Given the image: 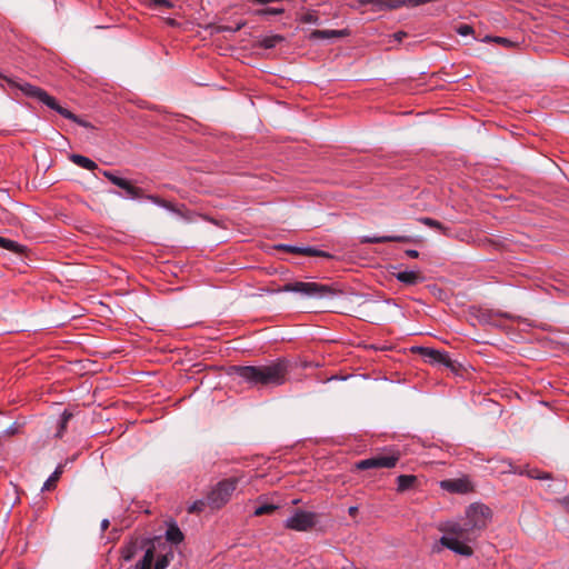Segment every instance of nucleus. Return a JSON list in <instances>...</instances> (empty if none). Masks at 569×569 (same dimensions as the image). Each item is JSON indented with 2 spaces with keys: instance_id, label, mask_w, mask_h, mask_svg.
<instances>
[{
  "instance_id": "nucleus-1",
  "label": "nucleus",
  "mask_w": 569,
  "mask_h": 569,
  "mask_svg": "<svg viewBox=\"0 0 569 569\" xmlns=\"http://www.w3.org/2000/svg\"><path fill=\"white\" fill-rule=\"evenodd\" d=\"M231 372L254 386H280L289 372L286 360H277L266 366H233Z\"/></svg>"
},
{
  "instance_id": "nucleus-2",
  "label": "nucleus",
  "mask_w": 569,
  "mask_h": 569,
  "mask_svg": "<svg viewBox=\"0 0 569 569\" xmlns=\"http://www.w3.org/2000/svg\"><path fill=\"white\" fill-rule=\"evenodd\" d=\"M440 530L445 533L440 538V543L443 547L465 557H470L473 553L468 542L475 541L480 536V532L471 526L466 517L459 521L443 523Z\"/></svg>"
},
{
  "instance_id": "nucleus-3",
  "label": "nucleus",
  "mask_w": 569,
  "mask_h": 569,
  "mask_svg": "<svg viewBox=\"0 0 569 569\" xmlns=\"http://www.w3.org/2000/svg\"><path fill=\"white\" fill-rule=\"evenodd\" d=\"M278 291L297 292L311 298L333 297L339 292V290L329 284L303 281L288 282Z\"/></svg>"
},
{
  "instance_id": "nucleus-4",
  "label": "nucleus",
  "mask_w": 569,
  "mask_h": 569,
  "mask_svg": "<svg viewBox=\"0 0 569 569\" xmlns=\"http://www.w3.org/2000/svg\"><path fill=\"white\" fill-rule=\"evenodd\" d=\"M238 479L229 478L220 481L217 487L209 493L208 503L216 509L226 505L237 488Z\"/></svg>"
},
{
  "instance_id": "nucleus-5",
  "label": "nucleus",
  "mask_w": 569,
  "mask_h": 569,
  "mask_svg": "<svg viewBox=\"0 0 569 569\" xmlns=\"http://www.w3.org/2000/svg\"><path fill=\"white\" fill-rule=\"evenodd\" d=\"M478 532L481 533L491 520L492 512L489 507L483 503H472L466 510L465 516Z\"/></svg>"
},
{
  "instance_id": "nucleus-6",
  "label": "nucleus",
  "mask_w": 569,
  "mask_h": 569,
  "mask_svg": "<svg viewBox=\"0 0 569 569\" xmlns=\"http://www.w3.org/2000/svg\"><path fill=\"white\" fill-rule=\"evenodd\" d=\"M318 522V516L315 512L298 510L286 520V528L296 531H308Z\"/></svg>"
},
{
  "instance_id": "nucleus-7",
  "label": "nucleus",
  "mask_w": 569,
  "mask_h": 569,
  "mask_svg": "<svg viewBox=\"0 0 569 569\" xmlns=\"http://www.w3.org/2000/svg\"><path fill=\"white\" fill-rule=\"evenodd\" d=\"M7 81L10 84L19 88L26 96L38 99L39 101L48 106L50 109L53 110L58 107L57 100L39 87L32 86L28 82L18 83L11 79H8Z\"/></svg>"
},
{
  "instance_id": "nucleus-8",
  "label": "nucleus",
  "mask_w": 569,
  "mask_h": 569,
  "mask_svg": "<svg viewBox=\"0 0 569 569\" xmlns=\"http://www.w3.org/2000/svg\"><path fill=\"white\" fill-rule=\"evenodd\" d=\"M399 457V453L378 455L369 459L358 461L356 463V467L359 470H367L373 468H393L397 465Z\"/></svg>"
},
{
  "instance_id": "nucleus-9",
  "label": "nucleus",
  "mask_w": 569,
  "mask_h": 569,
  "mask_svg": "<svg viewBox=\"0 0 569 569\" xmlns=\"http://www.w3.org/2000/svg\"><path fill=\"white\" fill-rule=\"evenodd\" d=\"M440 487L451 493L463 495L473 491V486L467 478L442 480Z\"/></svg>"
},
{
  "instance_id": "nucleus-10",
  "label": "nucleus",
  "mask_w": 569,
  "mask_h": 569,
  "mask_svg": "<svg viewBox=\"0 0 569 569\" xmlns=\"http://www.w3.org/2000/svg\"><path fill=\"white\" fill-rule=\"evenodd\" d=\"M277 250H282L286 252H290L293 254H301V256H309V257H322V258H332V256L329 252L318 250L312 247H295L289 244H278L276 246Z\"/></svg>"
},
{
  "instance_id": "nucleus-11",
  "label": "nucleus",
  "mask_w": 569,
  "mask_h": 569,
  "mask_svg": "<svg viewBox=\"0 0 569 569\" xmlns=\"http://www.w3.org/2000/svg\"><path fill=\"white\" fill-rule=\"evenodd\" d=\"M420 353L428 359L431 365H442L447 368H455L453 361L448 353L431 348H420Z\"/></svg>"
},
{
  "instance_id": "nucleus-12",
  "label": "nucleus",
  "mask_w": 569,
  "mask_h": 569,
  "mask_svg": "<svg viewBox=\"0 0 569 569\" xmlns=\"http://www.w3.org/2000/svg\"><path fill=\"white\" fill-rule=\"evenodd\" d=\"M349 36L347 29L343 30H313L309 34L310 40H330L333 38H345Z\"/></svg>"
},
{
  "instance_id": "nucleus-13",
  "label": "nucleus",
  "mask_w": 569,
  "mask_h": 569,
  "mask_svg": "<svg viewBox=\"0 0 569 569\" xmlns=\"http://www.w3.org/2000/svg\"><path fill=\"white\" fill-rule=\"evenodd\" d=\"M409 236H382V237H362L361 243H385V242H410Z\"/></svg>"
},
{
  "instance_id": "nucleus-14",
  "label": "nucleus",
  "mask_w": 569,
  "mask_h": 569,
  "mask_svg": "<svg viewBox=\"0 0 569 569\" xmlns=\"http://www.w3.org/2000/svg\"><path fill=\"white\" fill-rule=\"evenodd\" d=\"M396 278L406 284H416L423 280V277L416 271H401L396 274Z\"/></svg>"
},
{
  "instance_id": "nucleus-15",
  "label": "nucleus",
  "mask_w": 569,
  "mask_h": 569,
  "mask_svg": "<svg viewBox=\"0 0 569 569\" xmlns=\"http://www.w3.org/2000/svg\"><path fill=\"white\" fill-rule=\"evenodd\" d=\"M70 160L74 164H77V166H79V167H81L83 169L90 170V171L97 169V167H98L94 161H92L91 159H89V158H87L84 156H81V154H76V153L71 154L70 156Z\"/></svg>"
},
{
  "instance_id": "nucleus-16",
  "label": "nucleus",
  "mask_w": 569,
  "mask_h": 569,
  "mask_svg": "<svg viewBox=\"0 0 569 569\" xmlns=\"http://www.w3.org/2000/svg\"><path fill=\"white\" fill-rule=\"evenodd\" d=\"M53 110L57 111L62 117H64V118H67L69 120H72L73 122L78 123L81 127H84V128H89L90 127L89 122H87L86 120L80 119L78 116L72 113L70 110L61 107L59 103H58V107L54 108Z\"/></svg>"
},
{
  "instance_id": "nucleus-17",
  "label": "nucleus",
  "mask_w": 569,
  "mask_h": 569,
  "mask_svg": "<svg viewBox=\"0 0 569 569\" xmlns=\"http://www.w3.org/2000/svg\"><path fill=\"white\" fill-rule=\"evenodd\" d=\"M417 482V477L413 475H400L397 478L398 491H406Z\"/></svg>"
},
{
  "instance_id": "nucleus-18",
  "label": "nucleus",
  "mask_w": 569,
  "mask_h": 569,
  "mask_svg": "<svg viewBox=\"0 0 569 569\" xmlns=\"http://www.w3.org/2000/svg\"><path fill=\"white\" fill-rule=\"evenodd\" d=\"M123 189L131 199H140L144 197V192L141 188H138L131 183V181L124 179V184L120 187Z\"/></svg>"
},
{
  "instance_id": "nucleus-19",
  "label": "nucleus",
  "mask_w": 569,
  "mask_h": 569,
  "mask_svg": "<svg viewBox=\"0 0 569 569\" xmlns=\"http://www.w3.org/2000/svg\"><path fill=\"white\" fill-rule=\"evenodd\" d=\"M166 538L172 543H180L183 540V533L177 525H170L166 532Z\"/></svg>"
},
{
  "instance_id": "nucleus-20",
  "label": "nucleus",
  "mask_w": 569,
  "mask_h": 569,
  "mask_svg": "<svg viewBox=\"0 0 569 569\" xmlns=\"http://www.w3.org/2000/svg\"><path fill=\"white\" fill-rule=\"evenodd\" d=\"M284 41V37L281 34L267 36L260 40V47L264 49L274 48L278 43Z\"/></svg>"
},
{
  "instance_id": "nucleus-21",
  "label": "nucleus",
  "mask_w": 569,
  "mask_h": 569,
  "mask_svg": "<svg viewBox=\"0 0 569 569\" xmlns=\"http://www.w3.org/2000/svg\"><path fill=\"white\" fill-rule=\"evenodd\" d=\"M0 247L6 250L16 252V253H22L24 251L23 246L19 244L18 242H16L13 240L3 238V237H0Z\"/></svg>"
},
{
  "instance_id": "nucleus-22",
  "label": "nucleus",
  "mask_w": 569,
  "mask_h": 569,
  "mask_svg": "<svg viewBox=\"0 0 569 569\" xmlns=\"http://www.w3.org/2000/svg\"><path fill=\"white\" fill-rule=\"evenodd\" d=\"M62 473V466H59L56 471L49 477V479L43 483L42 491H50L56 488V485Z\"/></svg>"
},
{
  "instance_id": "nucleus-23",
  "label": "nucleus",
  "mask_w": 569,
  "mask_h": 569,
  "mask_svg": "<svg viewBox=\"0 0 569 569\" xmlns=\"http://www.w3.org/2000/svg\"><path fill=\"white\" fill-rule=\"evenodd\" d=\"M71 418H72V413L64 410L63 413L61 415V419H60V422L58 425V429L56 432L57 438H62L63 433L67 430V425Z\"/></svg>"
},
{
  "instance_id": "nucleus-24",
  "label": "nucleus",
  "mask_w": 569,
  "mask_h": 569,
  "mask_svg": "<svg viewBox=\"0 0 569 569\" xmlns=\"http://www.w3.org/2000/svg\"><path fill=\"white\" fill-rule=\"evenodd\" d=\"M300 21L303 23L320 24V17L317 11L310 10L300 17Z\"/></svg>"
},
{
  "instance_id": "nucleus-25",
  "label": "nucleus",
  "mask_w": 569,
  "mask_h": 569,
  "mask_svg": "<svg viewBox=\"0 0 569 569\" xmlns=\"http://www.w3.org/2000/svg\"><path fill=\"white\" fill-rule=\"evenodd\" d=\"M172 559H173V552H171V551L166 555L160 556L157 559L153 569H166Z\"/></svg>"
},
{
  "instance_id": "nucleus-26",
  "label": "nucleus",
  "mask_w": 569,
  "mask_h": 569,
  "mask_svg": "<svg viewBox=\"0 0 569 569\" xmlns=\"http://www.w3.org/2000/svg\"><path fill=\"white\" fill-rule=\"evenodd\" d=\"M143 198H146V199H148V200L152 201L153 203H156V204H158V206H160V207H163V208H166V209H169V210H171V211H174V208H173V206H172V203H171V202H169V201H167V200H164V199H161V198H160V197H158V196H153V194H148V196H146V194H144V197H143Z\"/></svg>"
},
{
  "instance_id": "nucleus-27",
  "label": "nucleus",
  "mask_w": 569,
  "mask_h": 569,
  "mask_svg": "<svg viewBox=\"0 0 569 569\" xmlns=\"http://www.w3.org/2000/svg\"><path fill=\"white\" fill-rule=\"evenodd\" d=\"M420 221L430 228L441 230L443 233H447L448 231V229L441 222L432 218H421Z\"/></svg>"
},
{
  "instance_id": "nucleus-28",
  "label": "nucleus",
  "mask_w": 569,
  "mask_h": 569,
  "mask_svg": "<svg viewBox=\"0 0 569 569\" xmlns=\"http://www.w3.org/2000/svg\"><path fill=\"white\" fill-rule=\"evenodd\" d=\"M136 551H137V543L136 542H130L128 546H126L122 549V558L126 561H129V560H131L133 558V556L136 555Z\"/></svg>"
},
{
  "instance_id": "nucleus-29",
  "label": "nucleus",
  "mask_w": 569,
  "mask_h": 569,
  "mask_svg": "<svg viewBox=\"0 0 569 569\" xmlns=\"http://www.w3.org/2000/svg\"><path fill=\"white\" fill-rule=\"evenodd\" d=\"M276 509H277V506H274V505H272V503H264V505L259 506V507L254 510V516L270 515V513H272Z\"/></svg>"
},
{
  "instance_id": "nucleus-30",
  "label": "nucleus",
  "mask_w": 569,
  "mask_h": 569,
  "mask_svg": "<svg viewBox=\"0 0 569 569\" xmlns=\"http://www.w3.org/2000/svg\"><path fill=\"white\" fill-rule=\"evenodd\" d=\"M147 1H148V6L152 9H160V8L170 9L173 6L172 2L169 0H147Z\"/></svg>"
},
{
  "instance_id": "nucleus-31",
  "label": "nucleus",
  "mask_w": 569,
  "mask_h": 569,
  "mask_svg": "<svg viewBox=\"0 0 569 569\" xmlns=\"http://www.w3.org/2000/svg\"><path fill=\"white\" fill-rule=\"evenodd\" d=\"M103 176L110 181L112 182L113 184H116L117 187H121L122 184H124V179L123 178H120L118 176H116L113 172L111 171H103L102 172Z\"/></svg>"
},
{
  "instance_id": "nucleus-32",
  "label": "nucleus",
  "mask_w": 569,
  "mask_h": 569,
  "mask_svg": "<svg viewBox=\"0 0 569 569\" xmlns=\"http://www.w3.org/2000/svg\"><path fill=\"white\" fill-rule=\"evenodd\" d=\"M153 560H154V547L152 546L146 550L144 556L140 560V562L152 567Z\"/></svg>"
},
{
  "instance_id": "nucleus-33",
  "label": "nucleus",
  "mask_w": 569,
  "mask_h": 569,
  "mask_svg": "<svg viewBox=\"0 0 569 569\" xmlns=\"http://www.w3.org/2000/svg\"><path fill=\"white\" fill-rule=\"evenodd\" d=\"M483 41H495L503 47H512L515 43L507 39V38H502V37H489L487 36Z\"/></svg>"
},
{
  "instance_id": "nucleus-34",
  "label": "nucleus",
  "mask_w": 569,
  "mask_h": 569,
  "mask_svg": "<svg viewBox=\"0 0 569 569\" xmlns=\"http://www.w3.org/2000/svg\"><path fill=\"white\" fill-rule=\"evenodd\" d=\"M528 476L533 479H550V473L542 472L538 469H531L528 471Z\"/></svg>"
},
{
  "instance_id": "nucleus-35",
  "label": "nucleus",
  "mask_w": 569,
  "mask_h": 569,
  "mask_svg": "<svg viewBox=\"0 0 569 569\" xmlns=\"http://www.w3.org/2000/svg\"><path fill=\"white\" fill-rule=\"evenodd\" d=\"M206 502L202 500L194 501L189 508V513H198L201 512L204 509Z\"/></svg>"
},
{
  "instance_id": "nucleus-36",
  "label": "nucleus",
  "mask_w": 569,
  "mask_h": 569,
  "mask_svg": "<svg viewBox=\"0 0 569 569\" xmlns=\"http://www.w3.org/2000/svg\"><path fill=\"white\" fill-rule=\"evenodd\" d=\"M284 10L282 8H267L261 9L257 11V14L264 16V14H282Z\"/></svg>"
},
{
  "instance_id": "nucleus-37",
  "label": "nucleus",
  "mask_w": 569,
  "mask_h": 569,
  "mask_svg": "<svg viewBox=\"0 0 569 569\" xmlns=\"http://www.w3.org/2000/svg\"><path fill=\"white\" fill-rule=\"evenodd\" d=\"M457 32L460 34V36H469L473 32V29L471 26L469 24H460L458 28H457Z\"/></svg>"
},
{
  "instance_id": "nucleus-38",
  "label": "nucleus",
  "mask_w": 569,
  "mask_h": 569,
  "mask_svg": "<svg viewBox=\"0 0 569 569\" xmlns=\"http://www.w3.org/2000/svg\"><path fill=\"white\" fill-rule=\"evenodd\" d=\"M244 26L243 22L237 23L234 27L231 26H221L219 29L221 31L237 32Z\"/></svg>"
},
{
  "instance_id": "nucleus-39",
  "label": "nucleus",
  "mask_w": 569,
  "mask_h": 569,
  "mask_svg": "<svg viewBox=\"0 0 569 569\" xmlns=\"http://www.w3.org/2000/svg\"><path fill=\"white\" fill-rule=\"evenodd\" d=\"M407 37H408V33L405 31H398V32L393 33V38L398 42H401Z\"/></svg>"
},
{
  "instance_id": "nucleus-40",
  "label": "nucleus",
  "mask_w": 569,
  "mask_h": 569,
  "mask_svg": "<svg viewBox=\"0 0 569 569\" xmlns=\"http://www.w3.org/2000/svg\"><path fill=\"white\" fill-rule=\"evenodd\" d=\"M406 254L410 258H418L419 257V252L417 250H413V249H409L406 251Z\"/></svg>"
},
{
  "instance_id": "nucleus-41",
  "label": "nucleus",
  "mask_w": 569,
  "mask_h": 569,
  "mask_svg": "<svg viewBox=\"0 0 569 569\" xmlns=\"http://www.w3.org/2000/svg\"><path fill=\"white\" fill-rule=\"evenodd\" d=\"M348 513L351 516V517H356L357 513H358V507L356 506H352L348 509Z\"/></svg>"
},
{
  "instance_id": "nucleus-42",
  "label": "nucleus",
  "mask_w": 569,
  "mask_h": 569,
  "mask_svg": "<svg viewBox=\"0 0 569 569\" xmlns=\"http://www.w3.org/2000/svg\"><path fill=\"white\" fill-rule=\"evenodd\" d=\"M151 568H152L151 566L144 565L140 561L134 567V569H151Z\"/></svg>"
},
{
  "instance_id": "nucleus-43",
  "label": "nucleus",
  "mask_w": 569,
  "mask_h": 569,
  "mask_svg": "<svg viewBox=\"0 0 569 569\" xmlns=\"http://www.w3.org/2000/svg\"><path fill=\"white\" fill-rule=\"evenodd\" d=\"M109 525H110V522H109L108 519L102 520V522H101V530L102 531L107 530L109 528Z\"/></svg>"
},
{
  "instance_id": "nucleus-44",
  "label": "nucleus",
  "mask_w": 569,
  "mask_h": 569,
  "mask_svg": "<svg viewBox=\"0 0 569 569\" xmlns=\"http://www.w3.org/2000/svg\"><path fill=\"white\" fill-rule=\"evenodd\" d=\"M563 505H565V508L567 509V511L569 512V497L565 498L563 499Z\"/></svg>"
},
{
  "instance_id": "nucleus-45",
  "label": "nucleus",
  "mask_w": 569,
  "mask_h": 569,
  "mask_svg": "<svg viewBox=\"0 0 569 569\" xmlns=\"http://www.w3.org/2000/svg\"><path fill=\"white\" fill-rule=\"evenodd\" d=\"M341 569H358V568H356V567H355V566H352V565H349V566L342 567Z\"/></svg>"
}]
</instances>
